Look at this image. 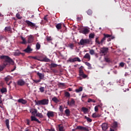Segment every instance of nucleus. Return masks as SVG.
I'll list each match as a JSON object with an SVG mask.
<instances>
[{"instance_id": "nucleus-49", "label": "nucleus", "mask_w": 131, "mask_h": 131, "mask_svg": "<svg viewBox=\"0 0 131 131\" xmlns=\"http://www.w3.org/2000/svg\"><path fill=\"white\" fill-rule=\"evenodd\" d=\"M99 105H97V106H95V112H98V111H99Z\"/></svg>"}, {"instance_id": "nucleus-7", "label": "nucleus", "mask_w": 131, "mask_h": 131, "mask_svg": "<svg viewBox=\"0 0 131 131\" xmlns=\"http://www.w3.org/2000/svg\"><path fill=\"white\" fill-rule=\"evenodd\" d=\"M47 115L48 118H51V117H54L55 116V114L54 112L49 111L48 112Z\"/></svg>"}, {"instance_id": "nucleus-36", "label": "nucleus", "mask_w": 131, "mask_h": 131, "mask_svg": "<svg viewBox=\"0 0 131 131\" xmlns=\"http://www.w3.org/2000/svg\"><path fill=\"white\" fill-rule=\"evenodd\" d=\"M85 119H86L87 121H88V122H92V119L86 117V116H85Z\"/></svg>"}, {"instance_id": "nucleus-16", "label": "nucleus", "mask_w": 131, "mask_h": 131, "mask_svg": "<svg viewBox=\"0 0 131 131\" xmlns=\"http://www.w3.org/2000/svg\"><path fill=\"white\" fill-rule=\"evenodd\" d=\"M18 103H20L21 104H25L27 103V101H26V100L23 99H18Z\"/></svg>"}, {"instance_id": "nucleus-61", "label": "nucleus", "mask_w": 131, "mask_h": 131, "mask_svg": "<svg viewBox=\"0 0 131 131\" xmlns=\"http://www.w3.org/2000/svg\"><path fill=\"white\" fill-rule=\"evenodd\" d=\"M47 130H49V131H55V129H54V128L48 129H47Z\"/></svg>"}, {"instance_id": "nucleus-26", "label": "nucleus", "mask_w": 131, "mask_h": 131, "mask_svg": "<svg viewBox=\"0 0 131 131\" xmlns=\"http://www.w3.org/2000/svg\"><path fill=\"white\" fill-rule=\"evenodd\" d=\"M65 113L67 116H69V115H70V111L69 109H67L65 111Z\"/></svg>"}, {"instance_id": "nucleus-22", "label": "nucleus", "mask_w": 131, "mask_h": 131, "mask_svg": "<svg viewBox=\"0 0 131 131\" xmlns=\"http://www.w3.org/2000/svg\"><path fill=\"white\" fill-rule=\"evenodd\" d=\"M104 60L105 62H107V63H110V62H111V60L109 57H108V56H105L104 57Z\"/></svg>"}, {"instance_id": "nucleus-43", "label": "nucleus", "mask_w": 131, "mask_h": 131, "mask_svg": "<svg viewBox=\"0 0 131 131\" xmlns=\"http://www.w3.org/2000/svg\"><path fill=\"white\" fill-rule=\"evenodd\" d=\"M95 41H96V43H98V45H101V42L99 41V38L97 37L96 38Z\"/></svg>"}, {"instance_id": "nucleus-27", "label": "nucleus", "mask_w": 131, "mask_h": 131, "mask_svg": "<svg viewBox=\"0 0 131 131\" xmlns=\"http://www.w3.org/2000/svg\"><path fill=\"white\" fill-rule=\"evenodd\" d=\"M5 32H8V31H11V27H6L5 28Z\"/></svg>"}, {"instance_id": "nucleus-58", "label": "nucleus", "mask_w": 131, "mask_h": 131, "mask_svg": "<svg viewBox=\"0 0 131 131\" xmlns=\"http://www.w3.org/2000/svg\"><path fill=\"white\" fill-rule=\"evenodd\" d=\"M47 17H48V15H46L44 17V20H45V21H46V22H48V18Z\"/></svg>"}, {"instance_id": "nucleus-52", "label": "nucleus", "mask_w": 131, "mask_h": 131, "mask_svg": "<svg viewBox=\"0 0 131 131\" xmlns=\"http://www.w3.org/2000/svg\"><path fill=\"white\" fill-rule=\"evenodd\" d=\"M81 76L83 77V78H86L88 77V75H85L84 73L82 74Z\"/></svg>"}, {"instance_id": "nucleus-12", "label": "nucleus", "mask_w": 131, "mask_h": 131, "mask_svg": "<svg viewBox=\"0 0 131 131\" xmlns=\"http://www.w3.org/2000/svg\"><path fill=\"white\" fill-rule=\"evenodd\" d=\"M31 121H37L38 123H40V121H39V120H38V119L36 118V117L33 116H31Z\"/></svg>"}, {"instance_id": "nucleus-4", "label": "nucleus", "mask_w": 131, "mask_h": 131, "mask_svg": "<svg viewBox=\"0 0 131 131\" xmlns=\"http://www.w3.org/2000/svg\"><path fill=\"white\" fill-rule=\"evenodd\" d=\"M25 23L29 27H31V28H34L36 26L35 23H33L28 20H26Z\"/></svg>"}, {"instance_id": "nucleus-39", "label": "nucleus", "mask_w": 131, "mask_h": 131, "mask_svg": "<svg viewBox=\"0 0 131 131\" xmlns=\"http://www.w3.org/2000/svg\"><path fill=\"white\" fill-rule=\"evenodd\" d=\"M39 91L40 93H43V92H45V87H40L39 88Z\"/></svg>"}, {"instance_id": "nucleus-25", "label": "nucleus", "mask_w": 131, "mask_h": 131, "mask_svg": "<svg viewBox=\"0 0 131 131\" xmlns=\"http://www.w3.org/2000/svg\"><path fill=\"white\" fill-rule=\"evenodd\" d=\"M74 61L81 62V60H80V58H79V57H75L74 58Z\"/></svg>"}, {"instance_id": "nucleus-35", "label": "nucleus", "mask_w": 131, "mask_h": 131, "mask_svg": "<svg viewBox=\"0 0 131 131\" xmlns=\"http://www.w3.org/2000/svg\"><path fill=\"white\" fill-rule=\"evenodd\" d=\"M42 61L43 62H50V59L47 57H45L44 58H43Z\"/></svg>"}, {"instance_id": "nucleus-42", "label": "nucleus", "mask_w": 131, "mask_h": 131, "mask_svg": "<svg viewBox=\"0 0 131 131\" xmlns=\"http://www.w3.org/2000/svg\"><path fill=\"white\" fill-rule=\"evenodd\" d=\"M6 126L8 128H9V119H7L6 120Z\"/></svg>"}, {"instance_id": "nucleus-23", "label": "nucleus", "mask_w": 131, "mask_h": 131, "mask_svg": "<svg viewBox=\"0 0 131 131\" xmlns=\"http://www.w3.org/2000/svg\"><path fill=\"white\" fill-rule=\"evenodd\" d=\"M52 101L54 102V103H59V99H58L56 97L52 98Z\"/></svg>"}, {"instance_id": "nucleus-28", "label": "nucleus", "mask_w": 131, "mask_h": 131, "mask_svg": "<svg viewBox=\"0 0 131 131\" xmlns=\"http://www.w3.org/2000/svg\"><path fill=\"white\" fill-rule=\"evenodd\" d=\"M82 67V66H81V67L80 68V69H79V75H80V76H81V75H82L83 74H84V73H83V71H82V69H81Z\"/></svg>"}, {"instance_id": "nucleus-64", "label": "nucleus", "mask_w": 131, "mask_h": 131, "mask_svg": "<svg viewBox=\"0 0 131 131\" xmlns=\"http://www.w3.org/2000/svg\"><path fill=\"white\" fill-rule=\"evenodd\" d=\"M113 72L114 74H117V71H114Z\"/></svg>"}, {"instance_id": "nucleus-8", "label": "nucleus", "mask_w": 131, "mask_h": 131, "mask_svg": "<svg viewBox=\"0 0 131 131\" xmlns=\"http://www.w3.org/2000/svg\"><path fill=\"white\" fill-rule=\"evenodd\" d=\"M80 32L81 33H83V34H88V33H89V32H90V30H89L87 28H83L80 31Z\"/></svg>"}, {"instance_id": "nucleus-17", "label": "nucleus", "mask_w": 131, "mask_h": 131, "mask_svg": "<svg viewBox=\"0 0 131 131\" xmlns=\"http://www.w3.org/2000/svg\"><path fill=\"white\" fill-rule=\"evenodd\" d=\"M84 59H86V60H88L90 61L91 60V55H90V54L86 53L85 55L83 57Z\"/></svg>"}, {"instance_id": "nucleus-41", "label": "nucleus", "mask_w": 131, "mask_h": 131, "mask_svg": "<svg viewBox=\"0 0 131 131\" xmlns=\"http://www.w3.org/2000/svg\"><path fill=\"white\" fill-rule=\"evenodd\" d=\"M59 110L60 112H63L64 111V108L62 105L59 106Z\"/></svg>"}, {"instance_id": "nucleus-14", "label": "nucleus", "mask_w": 131, "mask_h": 131, "mask_svg": "<svg viewBox=\"0 0 131 131\" xmlns=\"http://www.w3.org/2000/svg\"><path fill=\"white\" fill-rule=\"evenodd\" d=\"M38 76H39V79L41 80V79H43L45 78V74H42L39 72L37 73Z\"/></svg>"}, {"instance_id": "nucleus-30", "label": "nucleus", "mask_w": 131, "mask_h": 131, "mask_svg": "<svg viewBox=\"0 0 131 131\" xmlns=\"http://www.w3.org/2000/svg\"><path fill=\"white\" fill-rule=\"evenodd\" d=\"M11 78H12V77H11V76H8L5 78V80L6 81H9V80H10L11 79Z\"/></svg>"}, {"instance_id": "nucleus-48", "label": "nucleus", "mask_w": 131, "mask_h": 131, "mask_svg": "<svg viewBox=\"0 0 131 131\" xmlns=\"http://www.w3.org/2000/svg\"><path fill=\"white\" fill-rule=\"evenodd\" d=\"M16 17L17 19H22V17L20 16V14H19L18 13H17L16 14Z\"/></svg>"}, {"instance_id": "nucleus-34", "label": "nucleus", "mask_w": 131, "mask_h": 131, "mask_svg": "<svg viewBox=\"0 0 131 131\" xmlns=\"http://www.w3.org/2000/svg\"><path fill=\"white\" fill-rule=\"evenodd\" d=\"M36 50H39V49H40V44L37 42L36 45Z\"/></svg>"}, {"instance_id": "nucleus-50", "label": "nucleus", "mask_w": 131, "mask_h": 131, "mask_svg": "<svg viewBox=\"0 0 131 131\" xmlns=\"http://www.w3.org/2000/svg\"><path fill=\"white\" fill-rule=\"evenodd\" d=\"M87 14L89 15H92V14H93V11H92L91 10H89L87 12Z\"/></svg>"}, {"instance_id": "nucleus-6", "label": "nucleus", "mask_w": 131, "mask_h": 131, "mask_svg": "<svg viewBox=\"0 0 131 131\" xmlns=\"http://www.w3.org/2000/svg\"><path fill=\"white\" fill-rule=\"evenodd\" d=\"M34 41V36L30 35L28 36V42L29 43H32Z\"/></svg>"}, {"instance_id": "nucleus-3", "label": "nucleus", "mask_w": 131, "mask_h": 131, "mask_svg": "<svg viewBox=\"0 0 131 131\" xmlns=\"http://www.w3.org/2000/svg\"><path fill=\"white\" fill-rule=\"evenodd\" d=\"M81 46H84V45H90L91 40L89 39H81L79 42Z\"/></svg>"}, {"instance_id": "nucleus-57", "label": "nucleus", "mask_w": 131, "mask_h": 131, "mask_svg": "<svg viewBox=\"0 0 131 131\" xmlns=\"http://www.w3.org/2000/svg\"><path fill=\"white\" fill-rule=\"evenodd\" d=\"M52 67H57L58 66V64L56 63H51Z\"/></svg>"}, {"instance_id": "nucleus-53", "label": "nucleus", "mask_w": 131, "mask_h": 131, "mask_svg": "<svg viewBox=\"0 0 131 131\" xmlns=\"http://www.w3.org/2000/svg\"><path fill=\"white\" fill-rule=\"evenodd\" d=\"M59 131H64V127L63 126H59Z\"/></svg>"}, {"instance_id": "nucleus-59", "label": "nucleus", "mask_w": 131, "mask_h": 131, "mask_svg": "<svg viewBox=\"0 0 131 131\" xmlns=\"http://www.w3.org/2000/svg\"><path fill=\"white\" fill-rule=\"evenodd\" d=\"M27 122L28 125H29L30 124V120H29V119H27Z\"/></svg>"}, {"instance_id": "nucleus-33", "label": "nucleus", "mask_w": 131, "mask_h": 131, "mask_svg": "<svg viewBox=\"0 0 131 131\" xmlns=\"http://www.w3.org/2000/svg\"><path fill=\"white\" fill-rule=\"evenodd\" d=\"M82 111H83V112L84 113H86V112L88 111V110L86 107H82Z\"/></svg>"}, {"instance_id": "nucleus-29", "label": "nucleus", "mask_w": 131, "mask_h": 131, "mask_svg": "<svg viewBox=\"0 0 131 131\" xmlns=\"http://www.w3.org/2000/svg\"><path fill=\"white\" fill-rule=\"evenodd\" d=\"M85 65H86V66L89 67V69H92V66L91 65V63H90V62H85Z\"/></svg>"}, {"instance_id": "nucleus-21", "label": "nucleus", "mask_w": 131, "mask_h": 131, "mask_svg": "<svg viewBox=\"0 0 131 131\" xmlns=\"http://www.w3.org/2000/svg\"><path fill=\"white\" fill-rule=\"evenodd\" d=\"M82 90H83V89L82 88V87H79V89H76L75 90V92L76 93H80V92H82Z\"/></svg>"}, {"instance_id": "nucleus-44", "label": "nucleus", "mask_w": 131, "mask_h": 131, "mask_svg": "<svg viewBox=\"0 0 131 131\" xmlns=\"http://www.w3.org/2000/svg\"><path fill=\"white\" fill-rule=\"evenodd\" d=\"M105 40H106V38L104 37L100 41V45H103V43L104 41H105Z\"/></svg>"}, {"instance_id": "nucleus-37", "label": "nucleus", "mask_w": 131, "mask_h": 131, "mask_svg": "<svg viewBox=\"0 0 131 131\" xmlns=\"http://www.w3.org/2000/svg\"><path fill=\"white\" fill-rule=\"evenodd\" d=\"M36 116H37L38 117H40V118H42L43 117L42 114H41V113H38L36 114Z\"/></svg>"}, {"instance_id": "nucleus-15", "label": "nucleus", "mask_w": 131, "mask_h": 131, "mask_svg": "<svg viewBox=\"0 0 131 131\" xmlns=\"http://www.w3.org/2000/svg\"><path fill=\"white\" fill-rule=\"evenodd\" d=\"M24 52H25L26 53H30V52H32V49L30 47V46H28L25 50H24Z\"/></svg>"}, {"instance_id": "nucleus-32", "label": "nucleus", "mask_w": 131, "mask_h": 131, "mask_svg": "<svg viewBox=\"0 0 131 131\" xmlns=\"http://www.w3.org/2000/svg\"><path fill=\"white\" fill-rule=\"evenodd\" d=\"M117 126H118L117 122H114L113 124V127H114V128H116Z\"/></svg>"}, {"instance_id": "nucleus-63", "label": "nucleus", "mask_w": 131, "mask_h": 131, "mask_svg": "<svg viewBox=\"0 0 131 131\" xmlns=\"http://www.w3.org/2000/svg\"><path fill=\"white\" fill-rule=\"evenodd\" d=\"M86 96H87L86 95L83 94L82 96V98H85Z\"/></svg>"}, {"instance_id": "nucleus-54", "label": "nucleus", "mask_w": 131, "mask_h": 131, "mask_svg": "<svg viewBox=\"0 0 131 131\" xmlns=\"http://www.w3.org/2000/svg\"><path fill=\"white\" fill-rule=\"evenodd\" d=\"M52 37L51 36H47V40H48V41H50V40H52Z\"/></svg>"}, {"instance_id": "nucleus-47", "label": "nucleus", "mask_w": 131, "mask_h": 131, "mask_svg": "<svg viewBox=\"0 0 131 131\" xmlns=\"http://www.w3.org/2000/svg\"><path fill=\"white\" fill-rule=\"evenodd\" d=\"M94 37H95V34L91 33L89 35L90 38H94Z\"/></svg>"}, {"instance_id": "nucleus-11", "label": "nucleus", "mask_w": 131, "mask_h": 131, "mask_svg": "<svg viewBox=\"0 0 131 131\" xmlns=\"http://www.w3.org/2000/svg\"><path fill=\"white\" fill-rule=\"evenodd\" d=\"M69 106H74L75 105V101L73 99H71V101H68Z\"/></svg>"}, {"instance_id": "nucleus-9", "label": "nucleus", "mask_w": 131, "mask_h": 131, "mask_svg": "<svg viewBox=\"0 0 131 131\" xmlns=\"http://www.w3.org/2000/svg\"><path fill=\"white\" fill-rule=\"evenodd\" d=\"M18 85H20L21 86L25 85V81L23 79H19L17 81Z\"/></svg>"}, {"instance_id": "nucleus-13", "label": "nucleus", "mask_w": 131, "mask_h": 131, "mask_svg": "<svg viewBox=\"0 0 131 131\" xmlns=\"http://www.w3.org/2000/svg\"><path fill=\"white\" fill-rule=\"evenodd\" d=\"M76 129H80V130H87L88 128L85 127L81 126H78L76 128Z\"/></svg>"}, {"instance_id": "nucleus-19", "label": "nucleus", "mask_w": 131, "mask_h": 131, "mask_svg": "<svg viewBox=\"0 0 131 131\" xmlns=\"http://www.w3.org/2000/svg\"><path fill=\"white\" fill-rule=\"evenodd\" d=\"M30 112H31L32 115H35V114H37V110L36 109L31 110L30 111Z\"/></svg>"}, {"instance_id": "nucleus-38", "label": "nucleus", "mask_w": 131, "mask_h": 131, "mask_svg": "<svg viewBox=\"0 0 131 131\" xmlns=\"http://www.w3.org/2000/svg\"><path fill=\"white\" fill-rule=\"evenodd\" d=\"M88 103H90L91 102H93V103H96V100L89 98L88 101Z\"/></svg>"}, {"instance_id": "nucleus-46", "label": "nucleus", "mask_w": 131, "mask_h": 131, "mask_svg": "<svg viewBox=\"0 0 131 131\" xmlns=\"http://www.w3.org/2000/svg\"><path fill=\"white\" fill-rule=\"evenodd\" d=\"M90 54H91V55H95V50H90Z\"/></svg>"}, {"instance_id": "nucleus-10", "label": "nucleus", "mask_w": 131, "mask_h": 131, "mask_svg": "<svg viewBox=\"0 0 131 131\" xmlns=\"http://www.w3.org/2000/svg\"><path fill=\"white\" fill-rule=\"evenodd\" d=\"M117 83L119 85H121V86H123L124 85V79H120L117 81Z\"/></svg>"}, {"instance_id": "nucleus-24", "label": "nucleus", "mask_w": 131, "mask_h": 131, "mask_svg": "<svg viewBox=\"0 0 131 131\" xmlns=\"http://www.w3.org/2000/svg\"><path fill=\"white\" fill-rule=\"evenodd\" d=\"M56 27L57 29H58V30H59V29H61L62 28V24H58L57 25H56Z\"/></svg>"}, {"instance_id": "nucleus-20", "label": "nucleus", "mask_w": 131, "mask_h": 131, "mask_svg": "<svg viewBox=\"0 0 131 131\" xmlns=\"http://www.w3.org/2000/svg\"><path fill=\"white\" fill-rule=\"evenodd\" d=\"M20 37L21 38V40H23V42H21V43H23V45H26V43H27V41H26V39L22 36H21Z\"/></svg>"}, {"instance_id": "nucleus-60", "label": "nucleus", "mask_w": 131, "mask_h": 131, "mask_svg": "<svg viewBox=\"0 0 131 131\" xmlns=\"http://www.w3.org/2000/svg\"><path fill=\"white\" fill-rule=\"evenodd\" d=\"M120 66L121 67H123V66H124V63L123 62H121L120 63Z\"/></svg>"}, {"instance_id": "nucleus-45", "label": "nucleus", "mask_w": 131, "mask_h": 131, "mask_svg": "<svg viewBox=\"0 0 131 131\" xmlns=\"http://www.w3.org/2000/svg\"><path fill=\"white\" fill-rule=\"evenodd\" d=\"M34 82H35V83H38V82H40L41 81V80L39 79V80H33Z\"/></svg>"}, {"instance_id": "nucleus-55", "label": "nucleus", "mask_w": 131, "mask_h": 131, "mask_svg": "<svg viewBox=\"0 0 131 131\" xmlns=\"http://www.w3.org/2000/svg\"><path fill=\"white\" fill-rule=\"evenodd\" d=\"M69 47L70 48V49H71V50H73V48H74V45L73 44H70L69 45Z\"/></svg>"}, {"instance_id": "nucleus-56", "label": "nucleus", "mask_w": 131, "mask_h": 131, "mask_svg": "<svg viewBox=\"0 0 131 131\" xmlns=\"http://www.w3.org/2000/svg\"><path fill=\"white\" fill-rule=\"evenodd\" d=\"M69 62H71V63H74V58H71L69 60Z\"/></svg>"}, {"instance_id": "nucleus-18", "label": "nucleus", "mask_w": 131, "mask_h": 131, "mask_svg": "<svg viewBox=\"0 0 131 131\" xmlns=\"http://www.w3.org/2000/svg\"><path fill=\"white\" fill-rule=\"evenodd\" d=\"M92 117L93 118H97L98 117H101V115L95 113L92 114Z\"/></svg>"}, {"instance_id": "nucleus-1", "label": "nucleus", "mask_w": 131, "mask_h": 131, "mask_svg": "<svg viewBox=\"0 0 131 131\" xmlns=\"http://www.w3.org/2000/svg\"><path fill=\"white\" fill-rule=\"evenodd\" d=\"M1 59L5 60L3 63V65H0V71H3L5 69V67L8 65L9 64H11V65H14V61L8 56L2 55L0 57Z\"/></svg>"}, {"instance_id": "nucleus-40", "label": "nucleus", "mask_w": 131, "mask_h": 131, "mask_svg": "<svg viewBox=\"0 0 131 131\" xmlns=\"http://www.w3.org/2000/svg\"><path fill=\"white\" fill-rule=\"evenodd\" d=\"M20 54H21V53L19 52L18 51L14 53V56H19Z\"/></svg>"}, {"instance_id": "nucleus-5", "label": "nucleus", "mask_w": 131, "mask_h": 131, "mask_svg": "<svg viewBox=\"0 0 131 131\" xmlns=\"http://www.w3.org/2000/svg\"><path fill=\"white\" fill-rule=\"evenodd\" d=\"M108 48L103 47L100 49V54H103V55H106L108 53Z\"/></svg>"}, {"instance_id": "nucleus-31", "label": "nucleus", "mask_w": 131, "mask_h": 131, "mask_svg": "<svg viewBox=\"0 0 131 131\" xmlns=\"http://www.w3.org/2000/svg\"><path fill=\"white\" fill-rule=\"evenodd\" d=\"M64 96L65 97H66L67 98H70V93H69V92H65L64 93Z\"/></svg>"}, {"instance_id": "nucleus-51", "label": "nucleus", "mask_w": 131, "mask_h": 131, "mask_svg": "<svg viewBox=\"0 0 131 131\" xmlns=\"http://www.w3.org/2000/svg\"><path fill=\"white\" fill-rule=\"evenodd\" d=\"M104 35V37H105V38H106V37H111V35H109V34H103Z\"/></svg>"}, {"instance_id": "nucleus-2", "label": "nucleus", "mask_w": 131, "mask_h": 131, "mask_svg": "<svg viewBox=\"0 0 131 131\" xmlns=\"http://www.w3.org/2000/svg\"><path fill=\"white\" fill-rule=\"evenodd\" d=\"M49 99H44L36 102V105H48Z\"/></svg>"}, {"instance_id": "nucleus-62", "label": "nucleus", "mask_w": 131, "mask_h": 131, "mask_svg": "<svg viewBox=\"0 0 131 131\" xmlns=\"http://www.w3.org/2000/svg\"><path fill=\"white\" fill-rule=\"evenodd\" d=\"M31 58L32 59H34L35 60H36V59H37V57L36 56H31Z\"/></svg>"}]
</instances>
